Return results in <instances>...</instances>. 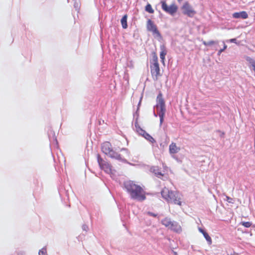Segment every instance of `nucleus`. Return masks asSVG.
<instances>
[{
	"label": "nucleus",
	"instance_id": "nucleus-30",
	"mask_svg": "<svg viewBox=\"0 0 255 255\" xmlns=\"http://www.w3.org/2000/svg\"><path fill=\"white\" fill-rule=\"evenodd\" d=\"M223 44H224V47L222 49H220L218 52V53H217V55L218 56L220 55L227 48V46L225 44V42L223 41Z\"/></svg>",
	"mask_w": 255,
	"mask_h": 255
},
{
	"label": "nucleus",
	"instance_id": "nucleus-19",
	"mask_svg": "<svg viewBox=\"0 0 255 255\" xmlns=\"http://www.w3.org/2000/svg\"><path fill=\"white\" fill-rule=\"evenodd\" d=\"M127 19L128 16L127 14H125L122 17L121 20V24L124 29H126L128 27Z\"/></svg>",
	"mask_w": 255,
	"mask_h": 255
},
{
	"label": "nucleus",
	"instance_id": "nucleus-23",
	"mask_svg": "<svg viewBox=\"0 0 255 255\" xmlns=\"http://www.w3.org/2000/svg\"><path fill=\"white\" fill-rule=\"evenodd\" d=\"M240 225H242L245 228H250L251 227H255V225L253 226V223L251 222H241Z\"/></svg>",
	"mask_w": 255,
	"mask_h": 255
},
{
	"label": "nucleus",
	"instance_id": "nucleus-26",
	"mask_svg": "<svg viewBox=\"0 0 255 255\" xmlns=\"http://www.w3.org/2000/svg\"><path fill=\"white\" fill-rule=\"evenodd\" d=\"M145 10L149 13H153L154 12V10L153 9L151 5L149 3H147L145 7Z\"/></svg>",
	"mask_w": 255,
	"mask_h": 255
},
{
	"label": "nucleus",
	"instance_id": "nucleus-32",
	"mask_svg": "<svg viewBox=\"0 0 255 255\" xmlns=\"http://www.w3.org/2000/svg\"><path fill=\"white\" fill-rule=\"evenodd\" d=\"M147 214L150 216H152L153 217H157V214L152 213L151 212L148 211L147 212Z\"/></svg>",
	"mask_w": 255,
	"mask_h": 255
},
{
	"label": "nucleus",
	"instance_id": "nucleus-29",
	"mask_svg": "<svg viewBox=\"0 0 255 255\" xmlns=\"http://www.w3.org/2000/svg\"><path fill=\"white\" fill-rule=\"evenodd\" d=\"M46 254H47V252H46V247H44L39 251V252H38L39 255H46Z\"/></svg>",
	"mask_w": 255,
	"mask_h": 255
},
{
	"label": "nucleus",
	"instance_id": "nucleus-10",
	"mask_svg": "<svg viewBox=\"0 0 255 255\" xmlns=\"http://www.w3.org/2000/svg\"><path fill=\"white\" fill-rule=\"evenodd\" d=\"M234 18L236 19H247L248 17V14L245 11L234 12L232 14Z\"/></svg>",
	"mask_w": 255,
	"mask_h": 255
},
{
	"label": "nucleus",
	"instance_id": "nucleus-21",
	"mask_svg": "<svg viewBox=\"0 0 255 255\" xmlns=\"http://www.w3.org/2000/svg\"><path fill=\"white\" fill-rule=\"evenodd\" d=\"M143 137L151 143L156 142V140L147 132H146Z\"/></svg>",
	"mask_w": 255,
	"mask_h": 255
},
{
	"label": "nucleus",
	"instance_id": "nucleus-34",
	"mask_svg": "<svg viewBox=\"0 0 255 255\" xmlns=\"http://www.w3.org/2000/svg\"><path fill=\"white\" fill-rule=\"evenodd\" d=\"M74 7L75 8V9L77 10V9H79V3L78 2H77V1H75L74 2Z\"/></svg>",
	"mask_w": 255,
	"mask_h": 255
},
{
	"label": "nucleus",
	"instance_id": "nucleus-12",
	"mask_svg": "<svg viewBox=\"0 0 255 255\" xmlns=\"http://www.w3.org/2000/svg\"><path fill=\"white\" fill-rule=\"evenodd\" d=\"M160 49L161 50L160 52V58L161 59V62L163 64H165V56L167 54V50L166 49L165 46L163 44L160 46Z\"/></svg>",
	"mask_w": 255,
	"mask_h": 255
},
{
	"label": "nucleus",
	"instance_id": "nucleus-7",
	"mask_svg": "<svg viewBox=\"0 0 255 255\" xmlns=\"http://www.w3.org/2000/svg\"><path fill=\"white\" fill-rule=\"evenodd\" d=\"M180 198L179 197V193L176 191H173L170 190L169 199H168V202L173 203L175 204L178 205H181V202L180 201Z\"/></svg>",
	"mask_w": 255,
	"mask_h": 255
},
{
	"label": "nucleus",
	"instance_id": "nucleus-38",
	"mask_svg": "<svg viewBox=\"0 0 255 255\" xmlns=\"http://www.w3.org/2000/svg\"><path fill=\"white\" fill-rule=\"evenodd\" d=\"M62 190H61V189H59V194H60V195H61V194H62Z\"/></svg>",
	"mask_w": 255,
	"mask_h": 255
},
{
	"label": "nucleus",
	"instance_id": "nucleus-35",
	"mask_svg": "<svg viewBox=\"0 0 255 255\" xmlns=\"http://www.w3.org/2000/svg\"><path fill=\"white\" fill-rule=\"evenodd\" d=\"M142 97H141L140 99V100H139V102H138V105H137V111H139V107H140V104H141V99H142Z\"/></svg>",
	"mask_w": 255,
	"mask_h": 255
},
{
	"label": "nucleus",
	"instance_id": "nucleus-5",
	"mask_svg": "<svg viewBox=\"0 0 255 255\" xmlns=\"http://www.w3.org/2000/svg\"><path fill=\"white\" fill-rule=\"evenodd\" d=\"M146 28L148 31L152 32L153 35L155 34L156 37L160 38L162 37L160 32L157 29L156 25L151 19H148Z\"/></svg>",
	"mask_w": 255,
	"mask_h": 255
},
{
	"label": "nucleus",
	"instance_id": "nucleus-3",
	"mask_svg": "<svg viewBox=\"0 0 255 255\" xmlns=\"http://www.w3.org/2000/svg\"><path fill=\"white\" fill-rule=\"evenodd\" d=\"M156 105L154 106V109H156L157 112L166 111L165 102L163 98V95L161 91H159L156 99Z\"/></svg>",
	"mask_w": 255,
	"mask_h": 255
},
{
	"label": "nucleus",
	"instance_id": "nucleus-18",
	"mask_svg": "<svg viewBox=\"0 0 255 255\" xmlns=\"http://www.w3.org/2000/svg\"><path fill=\"white\" fill-rule=\"evenodd\" d=\"M171 222V219L168 217H166L161 221V223L167 228L169 227Z\"/></svg>",
	"mask_w": 255,
	"mask_h": 255
},
{
	"label": "nucleus",
	"instance_id": "nucleus-27",
	"mask_svg": "<svg viewBox=\"0 0 255 255\" xmlns=\"http://www.w3.org/2000/svg\"><path fill=\"white\" fill-rule=\"evenodd\" d=\"M133 119L135 120L134 125H137V124H138V119L139 117V111H137V110H136V112L133 113Z\"/></svg>",
	"mask_w": 255,
	"mask_h": 255
},
{
	"label": "nucleus",
	"instance_id": "nucleus-15",
	"mask_svg": "<svg viewBox=\"0 0 255 255\" xmlns=\"http://www.w3.org/2000/svg\"><path fill=\"white\" fill-rule=\"evenodd\" d=\"M157 112V113H155V111H153V115L155 117H157L158 116L159 117L160 126H161L164 121V116H165L166 111H162V112L158 111Z\"/></svg>",
	"mask_w": 255,
	"mask_h": 255
},
{
	"label": "nucleus",
	"instance_id": "nucleus-6",
	"mask_svg": "<svg viewBox=\"0 0 255 255\" xmlns=\"http://www.w3.org/2000/svg\"><path fill=\"white\" fill-rule=\"evenodd\" d=\"M182 13L184 15H187L190 17H192L196 14V11L194 10L192 6L188 2H185L182 6Z\"/></svg>",
	"mask_w": 255,
	"mask_h": 255
},
{
	"label": "nucleus",
	"instance_id": "nucleus-33",
	"mask_svg": "<svg viewBox=\"0 0 255 255\" xmlns=\"http://www.w3.org/2000/svg\"><path fill=\"white\" fill-rule=\"evenodd\" d=\"M89 228L87 225L84 224L82 226V229L83 231H87Z\"/></svg>",
	"mask_w": 255,
	"mask_h": 255
},
{
	"label": "nucleus",
	"instance_id": "nucleus-2",
	"mask_svg": "<svg viewBox=\"0 0 255 255\" xmlns=\"http://www.w3.org/2000/svg\"><path fill=\"white\" fill-rule=\"evenodd\" d=\"M102 151L111 158L117 160L123 163H128L127 159L122 158L121 155L113 150L110 142L106 141L101 145Z\"/></svg>",
	"mask_w": 255,
	"mask_h": 255
},
{
	"label": "nucleus",
	"instance_id": "nucleus-17",
	"mask_svg": "<svg viewBox=\"0 0 255 255\" xmlns=\"http://www.w3.org/2000/svg\"><path fill=\"white\" fill-rule=\"evenodd\" d=\"M170 192V190H169L168 188H166L163 189L161 192L162 198L165 199L167 201H168V199H169Z\"/></svg>",
	"mask_w": 255,
	"mask_h": 255
},
{
	"label": "nucleus",
	"instance_id": "nucleus-39",
	"mask_svg": "<svg viewBox=\"0 0 255 255\" xmlns=\"http://www.w3.org/2000/svg\"><path fill=\"white\" fill-rule=\"evenodd\" d=\"M174 255H177V253L176 252H174Z\"/></svg>",
	"mask_w": 255,
	"mask_h": 255
},
{
	"label": "nucleus",
	"instance_id": "nucleus-24",
	"mask_svg": "<svg viewBox=\"0 0 255 255\" xmlns=\"http://www.w3.org/2000/svg\"><path fill=\"white\" fill-rule=\"evenodd\" d=\"M152 60L153 63L151 64H159L158 62V57L155 52L152 53Z\"/></svg>",
	"mask_w": 255,
	"mask_h": 255
},
{
	"label": "nucleus",
	"instance_id": "nucleus-36",
	"mask_svg": "<svg viewBox=\"0 0 255 255\" xmlns=\"http://www.w3.org/2000/svg\"><path fill=\"white\" fill-rule=\"evenodd\" d=\"M229 41L231 43H237L236 38H232L229 40Z\"/></svg>",
	"mask_w": 255,
	"mask_h": 255
},
{
	"label": "nucleus",
	"instance_id": "nucleus-11",
	"mask_svg": "<svg viewBox=\"0 0 255 255\" xmlns=\"http://www.w3.org/2000/svg\"><path fill=\"white\" fill-rule=\"evenodd\" d=\"M47 134L49 137V139L50 142H55L56 144L58 143L56 137L55 136V132L51 129L50 127H48Z\"/></svg>",
	"mask_w": 255,
	"mask_h": 255
},
{
	"label": "nucleus",
	"instance_id": "nucleus-9",
	"mask_svg": "<svg viewBox=\"0 0 255 255\" xmlns=\"http://www.w3.org/2000/svg\"><path fill=\"white\" fill-rule=\"evenodd\" d=\"M150 71L153 80L157 81L159 76H161L159 64H151Z\"/></svg>",
	"mask_w": 255,
	"mask_h": 255
},
{
	"label": "nucleus",
	"instance_id": "nucleus-31",
	"mask_svg": "<svg viewBox=\"0 0 255 255\" xmlns=\"http://www.w3.org/2000/svg\"><path fill=\"white\" fill-rule=\"evenodd\" d=\"M226 200L229 203H233L234 199L229 196H226Z\"/></svg>",
	"mask_w": 255,
	"mask_h": 255
},
{
	"label": "nucleus",
	"instance_id": "nucleus-40",
	"mask_svg": "<svg viewBox=\"0 0 255 255\" xmlns=\"http://www.w3.org/2000/svg\"><path fill=\"white\" fill-rule=\"evenodd\" d=\"M245 233H248V232L246 231V232H245Z\"/></svg>",
	"mask_w": 255,
	"mask_h": 255
},
{
	"label": "nucleus",
	"instance_id": "nucleus-16",
	"mask_svg": "<svg viewBox=\"0 0 255 255\" xmlns=\"http://www.w3.org/2000/svg\"><path fill=\"white\" fill-rule=\"evenodd\" d=\"M179 149V148L177 147L175 143L172 142L169 145V152L171 154L177 153Z\"/></svg>",
	"mask_w": 255,
	"mask_h": 255
},
{
	"label": "nucleus",
	"instance_id": "nucleus-14",
	"mask_svg": "<svg viewBox=\"0 0 255 255\" xmlns=\"http://www.w3.org/2000/svg\"><path fill=\"white\" fill-rule=\"evenodd\" d=\"M168 229L177 233L181 230L180 226L177 222L174 221H172Z\"/></svg>",
	"mask_w": 255,
	"mask_h": 255
},
{
	"label": "nucleus",
	"instance_id": "nucleus-8",
	"mask_svg": "<svg viewBox=\"0 0 255 255\" xmlns=\"http://www.w3.org/2000/svg\"><path fill=\"white\" fill-rule=\"evenodd\" d=\"M97 161L101 169L104 170L108 172L111 171V166L106 162L100 156L99 154L97 155Z\"/></svg>",
	"mask_w": 255,
	"mask_h": 255
},
{
	"label": "nucleus",
	"instance_id": "nucleus-4",
	"mask_svg": "<svg viewBox=\"0 0 255 255\" xmlns=\"http://www.w3.org/2000/svg\"><path fill=\"white\" fill-rule=\"evenodd\" d=\"M161 3L162 9L166 13H168L171 15H174L177 12L178 7L175 3H172L170 5L168 6L165 1H162Z\"/></svg>",
	"mask_w": 255,
	"mask_h": 255
},
{
	"label": "nucleus",
	"instance_id": "nucleus-28",
	"mask_svg": "<svg viewBox=\"0 0 255 255\" xmlns=\"http://www.w3.org/2000/svg\"><path fill=\"white\" fill-rule=\"evenodd\" d=\"M158 169H154L153 172L156 175L157 177L160 178L161 176H162L163 174L161 173V172L158 171Z\"/></svg>",
	"mask_w": 255,
	"mask_h": 255
},
{
	"label": "nucleus",
	"instance_id": "nucleus-20",
	"mask_svg": "<svg viewBox=\"0 0 255 255\" xmlns=\"http://www.w3.org/2000/svg\"><path fill=\"white\" fill-rule=\"evenodd\" d=\"M134 126H135V128H136V132L139 135H141L142 136H143L144 134L146 132V131L144 130V129H143L142 128H141L138 124H137V125H134Z\"/></svg>",
	"mask_w": 255,
	"mask_h": 255
},
{
	"label": "nucleus",
	"instance_id": "nucleus-13",
	"mask_svg": "<svg viewBox=\"0 0 255 255\" xmlns=\"http://www.w3.org/2000/svg\"><path fill=\"white\" fill-rule=\"evenodd\" d=\"M198 230L199 231L203 234L204 237L208 242V244L210 245H211L212 243V239L209 235L208 233L204 229L200 227L198 228Z\"/></svg>",
	"mask_w": 255,
	"mask_h": 255
},
{
	"label": "nucleus",
	"instance_id": "nucleus-22",
	"mask_svg": "<svg viewBox=\"0 0 255 255\" xmlns=\"http://www.w3.org/2000/svg\"><path fill=\"white\" fill-rule=\"evenodd\" d=\"M246 60L251 64L253 68V70H255V60H254L253 58L249 57L247 56L246 57Z\"/></svg>",
	"mask_w": 255,
	"mask_h": 255
},
{
	"label": "nucleus",
	"instance_id": "nucleus-25",
	"mask_svg": "<svg viewBox=\"0 0 255 255\" xmlns=\"http://www.w3.org/2000/svg\"><path fill=\"white\" fill-rule=\"evenodd\" d=\"M218 41L210 40L209 41H203V44L206 46H210L214 44H218Z\"/></svg>",
	"mask_w": 255,
	"mask_h": 255
},
{
	"label": "nucleus",
	"instance_id": "nucleus-1",
	"mask_svg": "<svg viewBox=\"0 0 255 255\" xmlns=\"http://www.w3.org/2000/svg\"><path fill=\"white\" fill-rule=\"evenodd\" d=\"M124 185L131 199L138 201H143L146 199L145 192L143 188L140 186L135 184L133 181L131 180L125 181Z\"/></svg>",
	"mask_w": 255,
	"mask_h": 255
},
{
	"label": "nucleus",
	"instance_id": "nucleus-41",
	"mask_svg": "<svg viewBox=\"0 0 255 255\" xmlns=\"http://www.w3.org/2000/svg\"><path fill=\"white\" fill-rule=\"evenodd\" d=\"M250 235L252 236V233H251Z\"/></svg>",
	"mask_w": 255,
	"mask_h": 255
},
{
	"label": "nucleus",
	"instance_id": "nucleus-37",
	"mask_svg": "<svg viewBox=\"0 0 255 255\" xmlns=\"http://www.w3.org/2000/svg\"><path fill=\"white\" fill-rule=\"evenodd\" d=\"M121 151H125L127 153L128 152V149L126 148H122L121 149Z\"/></svg>",
	"mask_w": 255,
	"mask_h": 255
}]
</instances>
